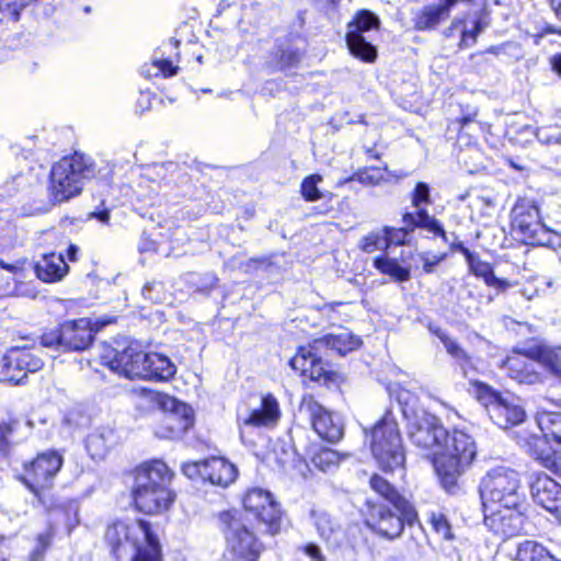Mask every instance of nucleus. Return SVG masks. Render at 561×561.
I'll use <instances>...</instances> for the list:
<instances>
[{
    "label": "nucleus",
    "mask_w": 561,
    "mask_h": 561,
    "mask_svg": "<svg viewBox=\"0 0 561 561\" xmlns=\"http://www.w3.org/2000/svg\"><path fill=\"white\" fill-rule=\"evenodd\" d=\"M38 352V348L30 346H16L8 350L2 356L4 379L10 383L19 385L28 373L38 371L43 367Z\"/></svg>",
    "instance_id": "4be33fe9"
},
{
    "label": "nucleus",
    "mask_w": 561,
    "mask_h": 561,
    "mask_svg": "<svg viewBox=\"0 0 561 561\" xmlns=\"http://www.w3.org/2000/svg\"><path fill=\"white\" fill-rule=\"evenodd\" d=\"M67 257L70 262H77L79 260V248L78 245L70 243L66 250Z\"/></svg>",
    "instance_id": "052dcab7"
},
{
    "label": "nucleus",
    "mask_w": 561,
    "mask_h": 561,
    "mask_svg": "<svg viewBox=\"0 0 561 561\" xmlns=\"http://www.w3.org/2000/svg\"><path fill=\"white\" fill-rule=\"evenodd\" d=\"M499 50H500V48H499V47H496V46H491V47H489L485 51H486V53H491V54H497V53H499Z\"/></svg>",
    "instance_id": "69168bd1"
},
{
    "label": "nucleus",
    "mask_w": 561,
    "mask_h": 561,
    "mask_svg": "<svg viewBox=\"0 0 561 561\" xmlns=\"http://www.w3.org/2000/svg\"><path fill=\"white\" fill-rule=\"evenodd\" d=\"M362 343L360 337L352 333L324 334L299 346L289 359V366L304 382H314L327 389H340L346 381L345 375L340 365L323 358L320 347L325 346L340 355H346L359 348Z\"/></svg>",
    "instance_id": "20e7f679"
},
{
    "label": "nucleus",
    "mask_w": 561,
    "mask_h": 561,
    "mask_svg": "<svg viewBox=\"0 0 561 561\" xmlns=\"http://www.w3.org/2000/svg\"><path fill=\"white\" fill-rule=\"evenodd\" d=\"M305 51L289 39H276L263 65L268 75L287 73L300 67Z\"/></svg>",
    "instance_id": "5701e85b"
},
{
    "label": "nucleus",
    "mask_w": 561,
    "mask_h": 561,
    "mask_svg": "<svg viewBox=\"0 0 561 561\" xmlns=\"http://www.w3.org/2000/svg\"><path fill=\"white\" fill-rule=\"evenodd\" d=\"M466 263L471 275L482 279L486 287L495 289L496 293H504L513 286L508 279L497 277L492 263L481 260L476 252Z\"/></svg>",
    "instance_id": "7c9ffc66"
},
{
    "label": "nucleus",
    "mask_w": 561,
    "mask_h": 561,
    "mask_svg": "<svg viewBox=\"0 0 561 561\" xmlns=\"http://www.w3.org/2000/svg\"><path fill=\"white\" fill-rule=\"evenodd\" d=\"M300 408L306 411L311 428L319 438L329 444H337L344 437V423L321 404L313 394L302 396Z\"/></svg>",
    "instance_id": "6ab92c4d"
},
{
    "label": "nucleus",
    "mask_w": 561,
    "mask_h": 561,
    "mask_svg": "<svg viewBox=\"0 0 561 561\" xmlns=\"http://www.w3.org/2000/svg\"><path fill=\"white\" fill-rule=\"evenodd\" d=\"M401 227L385 225L382 232L385 233L388 248L402 247L410 244L414 230L409 222H402Z\"/></svg>",
    "instance_id": "79ce46f5"
},
{
    "label": "nucleus",
    "mask_w": 561,
    "mask_h": 561,
    "mask_svg": "<svg viewBox=\"0 0 561 561\" xmlns=\"http://www.w3.org/2000/svg\"><path fill=\"white\" fill-rule=\"evenodd\" d=\"M428 523L433 531L443 540L451 541L455 539L451 525L447 516L442 512H431L428 514Z\"/></svg>",
    "instance_id": "49530a36"
},
{
    "label": "nucleus",
    "mask_w": 561,
    "mask_h": 561,
    "mask_svg": "<svg viewBox=\"0 0 561 561\" xmlns=\"http://www.w3.org/2000/svg\"><path fill=\"white\" fill-rule=\"evenodd\" d=\"M3 188L7 197L26 196L33 188V175L30 173H18L5 181Z\"/></svg>",
    "instance_id": "a19ab883"
},
{
    "label": "nucleus",
    "mask_w": 561,
    "mask_h": 561,
    "mask_svg": "<svg viewBox=\"0 0 561 561\" xmlns=\"http://www.w3.org/2000/svg\"><path fill=\"white\" fill-rule=\"evenodd\" d=\"M104 542L114 561H165L159 534L145 517L114 519L105 528Z\"/></svg>",
    "instance_id": "39448f33"
},
{
    "label": "nucleus",
    "mask_w": 561,
    "mask_h": 561,
    "mask_svg": "<svg viewBox=\"0 0 561 561\" xmlns=\"http://www.w3.org/2000/svg\"><path fill=\"white\" fill-rule=\"evenodd\" d=\"M328 4L332 8H336L340 4V0H328Z\"/></svg>",
    "instance_id": "338daca9"
},
{
    "label": "nucleus",
    "mask_w": 561,
    "mask_h": 561,
    "mask_svg": "<svg viewBox=\"0 0 561 561\" xmlns=\"http://www.w3.org/2000/svg\"><path fill=\"white\" fill-rule=\"evenodd\" d=\"M224 537V557L227 561H260L267 547L253 527L247 525L236 508L217 514Z\"/></svg>",
    "instance_id": "6e6552de"
},
{
    "label": "nucleus",
    "mask_w": 561,
    "mask_h": 561,
    "mask_svg": "<svg viewBox=\"0 0 561 561\" xmlns=\"http://www.w3.org/2000/svg\"><path fill=\"white\" fill-rule=\"evenodd\" d=\"M176 474L162 459L152 458L138 463L131 470L133 483L129 489V505L145 517H160L169 514L178 501L173 488Z\"/></svg>",
    "instance_id": "7ed1b4c3"
},
{
    "label": "nucleus",
    "mask_w": 561,
    "mask_h": 561,
    "mask_svg": "<svg viewBox=\"0 0 561 561\" xmlns=\"http://www.w3.org/2000/svg\"><path fill=\"white\" fill-rule=\"evenodd\" d=\"M482 508L483 523L494 536L506 540L523 533L525 516L522 512V504L511 507L504 505L482 506Z\"/></svg>",
    "instance_id": "412c9836"
},
{
    "label": "nucleus",
    "mask_w": 561,
    "mask_h": 561,
    "mask_svg": "<svg viewBox=\"0 0 561 561\" xmlns=\"http://www.w3.org/2000/svg\"><path fill=\"white\" fill-rule=\"evenodd\" d=\"M95 164L75 151L56 161L49 172L48 192L55 203H64L81 194L83 180L94 175Z\"/></svg>",
    "instance_id": "9d476101"
},
{
    "label": "nucleus",
    "mask_w": 561,
    "mask_h": 561,
    "mask_svg": "<svg viewBox=\"0 0 561 561\" xmlns=\"http://www.w3.org/2000/svg\"><path fill=\"white\" fill-rule=\"evenodd\" d=\"M25 7V2L24 0H21L18 4V2H13V3H8L7 4V9L9 10L10 12V15H11V20L13 22H18L19 19H20V11Z\"/></svg>",
    "instance_id": "4d7b16f0"
},
{
    "label": "nucleus",
    "mask_w": 561,
    "mask_h": 561,
    "mask_svg": "<svg viewBox=\"0 0 561 561\" xmlns=\"http://www.w3.org/2000/svg\"><path fill=\"white\" fill-rule=\"evenodd\" d=\"M476 399L483 404L493 421L501 428H511L524 422L525 411L514 402L511 396H505L490 385L476 380L472 382Z\"/></svg>",
    "instance_id": "f3484780"
},
{
    "label": "nucleus",
    "mask_w": 561,
    "mask_h": 561,
    "mask_svg": "<svg viewBox=\"0 0 561 561\" xmlns=\"http://www.w3.org/2000/svg\"><path fill=\"white\" fill-rule=\"evenodd\" d=\"M435 3H427L419 9L413 18V28L416 32L435 31L442 23L450 16L442 0H435Z\"/></svg>",
    "instance_id": "c756f323"
},
{
    "label": "nucleus",
    "mask_w": 561,
    "mask_h": 561,
    "mask_svg": "<svg viewBox=\"0 0 561 561\" xmlns=\"http://www.w3.org/2000/svg\"><path fill=\"white\" fill-rule=\"evenodd\" d=\"M364 434L381 472L392 474L405 471L407 450L398 419L391 408L386 409L371 426L365 428Z\"/></svg>",
    "instance_id": "0eeeda50"
},
{
    "label": "nucleus",
    "mask_w": 561,
    "mask_h": 561,
    "mask_svg": "<svg viewBox=\"0 0 561 561\" xmlns=\"http://www.w3.org/2000/svg\"><path fill=\"white\" fill-rule=\"evenodd\" d=\"M342 459L336 450L324 446L317 447L309 455L310 463L322 472L337 468Z\"/></svg>",
    "instance_id": "58836bf2"
},
{
    "label": "nucleus",
    "mask_w": 561,
    "mask_h": 561,
    "mask_svg": "<svg viewBox=\"0 0 561 561\" xmlns=\"http://www.w3.org/2000/svg\"><path fill=\"white\" fill-rule=\"evenodd\" d=\"M550 34H556L561 37V26H556L553 24L545 23L534 34V36H533L534 43L538 45L540 43V39H542L543 37H546L547 35H550Z\"/></svg>",
    "instance_id": "3c124183"
},
{
    "label": "nucleus",
    "mask_w": 561,
    "mask_h": 561,
    "mask_svg": "<svg viewBox=\"0 0 561 561\" xmlns=\"http://www.w3.org/2000/svg\"><path fill=\"white\" fill-rule=\"evenodd\" d=\"M35 276L43 283L54 284L62 280L70 267L61 253L49 251L31 264Z\"/></svg>",
    "instance_id": "393cba45"
},
{
    "label": "nucleus",
    "mask_w": 561,
    "mask_h": 561,
    "mask_svg": "<svg viewBox=\"0 0 561 561\" xmlns=\"http://www.w3.org/2000/svg\"><path fill=\"white\" fill-rule=\"evenodd\" d=\"M541 435H529L525 440L526 453L542 468L561 479V450L550 445V439L561 446V413L546 412L539 420Z\"/></svg>",
    "instance_id": "ddd939ff"
},
{
    "label": "nucleus",
    "mask_w": 561,
    "mask_h": 561,
    "mask_svg": "<svg viewBox=\"0 0 561 561\" xmlns=\"http://www.w3.org/2000/svg\"><path fill=\"white\" fill-rule=\"evenodd\" d=\"M386 561H403V559L400 557H390Z\"/></svg>",
    "instance_id": "774afa93"
},
{
    "label": "nucleus",
    "mask_w": 561,
    "mask_h": 561,
    "mask_svg": "<svg viewBox=\"0 0 561 561\" xmlns=\"http://www.w3.org/2000/svg\"><path fill=\"white\" fill-rule=\"evenodd\" d=\"M345 43L348 53L365 64H374L378 58V49L362 34H345Z\"/></svg>",
    "instance_id": "f704fd0d"
},
{
    "label": "nucleus",
    "mask_w": 561,
    "mask_h": 561,
    "mask_svg": "<svg viewBox=\"0 0 561 561\" xmlns=\"http://www.w3.org/2000/svg\"><path fill=\"white\" fill-rule=\"evenodd\" d=\"M410 202L413 207L431 205L432 197L430 185L426 182H417L410 192Z\"/></svg>",
    "instance_id": "09e8293b"
},
{
    "label": "nucleus",
    "mask_w": 561,
    "mask_h": 561,
    "mask_svg": "<svg viewBox=\"0 0 561 561\" xmlns=\"http://www.w3.org/2000/svg\"><path fill=\"white\" fill-rule=\"evenodd\" d=\"M550 66L556 73L561 76V54H554L550 58Z\"/></svg>",
    "instance_id": "680f3d73"
},
{
    "label": "nucleus",
    "mask_w": 561,
    "mask_h": 561,
    "mask_svg": "<svg viewBox=\"0 0 561 561\" xmlns=\"http://www.w3.org/2000/svg\"><path fill=\"white\" fill-rule=\"evenodd\" d=\"M520 354L538 363L561 385V345L536 344L520 351Z\"/></svg>",
    "instance_id": "cd10ccee"
},
{
    "label": "nucleus",
    "mask_w": 561,
    "mask_h": 561,
    "mask_svg": "<svg viewBox=\"0 0 561 561\" xmlns=\"http://www.w3.org/2000/svg\"><path fill=\"white\" fill-rule=\"evenodd\" d=\"M548 4L556 18L561 21V0H548Z\"/></svg>",
    "instance_id": "e2e57ef3"
},
{
    "label": "nucleus",
    "mask_w": 561,
    "mask_h": 561,
    "mask_svg": "<svg viewBox=\"0 0 561 561\" xmlns=\"http://www.w3.org/2000/svg\"><path fill=\"white\" fill-rule=\"evenodd\" d=\"M181 469L188 479H199L203 483L220 489L230 486L239 476L237 466L220 456H210L202 460L184 462Z\"/></svg>",
    "instance_id": "a211bd4d"
},
{
    "label": "nucleus",
    "mask_w": 561,
    "mask_h": 561,
    "mask_svg": "<svg viewBox=\"0 0 561 561\" xmlns=\"http://www.w3.org/2000/svg\"><path fill=\"white\" fill-rule=\"evenodd\" d=\"M96 331L88 318L67 320L44 332L39 337L41 345L62 352H83L93 345Z\"/></svg>",
    "instance_id": "dca6fc26"
},
{
    "label": "nucleus",
    "mask_w": 561,
    "mask_h": 561,
    "mask_svg": "<svg viewBox=\"0 0 561 561\" xmlns=\"http://www.w3.org/2000/svg\"><path fill=\"white\" fill-rule=\"evenodd\" d=\"M511 230L527 245L545 247L550 243V229L540 216L539 204L535 198L518 196L511 211Z\"/></svg>",
    "instance_id": "2eb2a0df"
},
{
    "label": "nucleus",
    "mask_w": 561,
    "mask_h": 561,
    "mask_svg": "<svg viewBox=\"0 0 561 561\" xmlns=\"http://www.w3.org/2000/svg\"><path fill=\"white\" fill-rule=\"evenodd\" d=\"M241 507L257 526L263 527L264 534L274 537L284 529L286 512L268 490L260 486L247 489L241 496Z\"/></svg>",
    "instance_id": "4468645a"
},
{
    "label": "nucleus",
    "mask_w": 561,
    "mask_h": 561,
    "mask_svg": "<svg viewBox=\"0 0 561 561\" xmlns=\"http://www.w3.org/2000/svg\"><path fill=\"white\" fill-rule=\"evenodd\" d=\"M358 249L367 254L379 250L382 251V253H387L389 248L382 228L380 230H371L364 234L358 242Z\"/></svg>",
    "instance_id": "c03bdc74"
},
{
    "label": "nucleus",
    "mask_w": 561,
    "mask_h": 561,
    "mask_svg": "<svg viewBox=\"0 0 561 561\" xmlns=\"http://www.w3.org/2000/svg\"><path fill=\"white\" fill-rule=\"evenodd\" d=\"M488 21L482 15L471 19L465 14L454 19L446 28V35L459 34L458 47L460 49L469 48L477 43L479 34L488 26Z\"/></svg>",
    "instance_id": "bb28decb"
},
{
    "label": "nucleus",
    "mask_w": 561,
    "mask_h": 561,
    "mask_svg": "<svg viewBox=\"0 0 561 561\" xmlns=\"http://www.w3.org/2000/svg\"><path fill=\"white\" fill-rule=\"evenodd\" d=\"M282 417L277 398L267 392L262 396L260 407L250 411L242 424L254 428L274 427Z\"/></svg>",
    "instance_id": "a878e982"
},
{
    "label": "nucleus",
    "mask_w": 561,
    "mask_h": 561,
    "mask_svg": "<svg viewBox=\"0 0 561 561\" xmlns=\"http://www.w3.org/2000/svg\"><path fill=\"white\" fill-rule=\"evenodd\" d=\"M311 517L319 536L325 540L340 530L339 523L327 512H312Z\"/></svg>",
    "instance_id": "37998d69"
},
{
    "label": "nucleus",
    "mask_w": 561,
    "mask_h": 561,
    "mask_svg": "<svg viewBox=\"0 0 561 561\" xmlns=\"http://www.w3.org/2000/svg\"><path fill=\"white\" fill-rule=\"evenodd\" d=\"M520 473L508 466H495L481 478L479 494L482 506L523 504Z\"/></svg>",
    "instance_id": "f8f14e48"
},
{
    "label": "nucleus",
    "mask_w": 561,
    "mask_h": 561,
    "mask_svg": "<svg viewBox=\"0 0 561 561\" xmlns=\"http://www.w3.org/2000/svg\"><path fill=\"white\" fill-rule=\"evenodd\" d=\"M2 297L24 296L28 291V276L31 263L27 259H20L13 263L2 261Z\"/></svg>",
    "instance_id": "b1692460"
},
{
    "label": "nucleus",
    "mask_w": 561,
    "mask_h": 561,
    "mask_svg": "<svg viewBox=\"0 0 561 561\" xmlns=\"http://www.w3.org/2000/svg\"><path fill=\"white\" fill-rule=\"evenodd\" d=\"M447 243H448L449 252L450 253H459V254H461L465 257L466 262L474 253L468 247H466L465 243L462 241H460V240L455 239L451 242H447Z\"/></svg>",
    "instance_id": "603ef678"
},
{
    "label": "nucleus",
    "mask_w": 561,
    "mask_h": 561,
    "mask_svg": "<svg viewBox=\"0 0 561 561\" xmlns=\"http://www.w3.org/2000/svg\"><path fill=\"white\" fill-rule=\"evenodd\" d=\"M547 130V138L546 141L548 144H561V124L560 123H553L549 124L547 127H545Z\"/></svg>",
    "instance_id": "5fc2aeb1"
},
{
    "label": "nucleus",
    "mask_w": 561,
    "mask_h": 561,
    "mask_svg": "<svg viewBox=\"0 0 561 561\" xmlns=\"http://www.w3.org/2000/svg\"><path fill=\"white\" fill-rule=\"evenodd\" d=\"M57 535V527L48 523L44 531L38 533L34 538V547L28 553V561H44L47 551L51 548Z\"/></svg>",
    "instance_id": "ea45409f"
},
{
    "label": "nucleus",
    "mask_w": 561,
    "mask_h": 561,
    "mask_svg": "<svg viewBox=\"0 0 561 561\" xmlns=\"http://www.w3.org/2000/svg\"><path fill=\"white\" fill-rule=\"evenodd\" d=\"M448 256L447 252H442L428 257L426 254H421L422 271L424 274H433L437 265L445 261Z\"/></svg>",
    "instance_id": "8fccbe9b"
},
{
    "label": "nucleus",
    "mask_w": 561,
    "mask_h": 561,
    "mask_svg": "<svg viewBox=\"0 0 561 561\" xmlns=\"http://www.w3.org/2000/svg\"><path fill=\"white\" fill-rule=\"evenodd\" d=\"M380 19L368 9H360L355 12L353 19L347 22L345 34H362L380 28Z\"/></svg>",
    "instance_id": "4c0bfd02"
},
{
    "label": "nucleus",
    "mask_w": 561,
    "mask_h": 561,
    "mask_svg": "<svg viewBox=\"0 0 561 561\" xmlns=\"http://www.w3.org/2000/svg\"><path fill=\"white\" fill-rule=\"evenodd\" d=\"M526 483L533 503L561 523V483L543 470L530 472Z\"/></svg>",
    "instance_id": "aec40b11"
},
{
    "label": "nucleus",
    "mask_w": 561,
    "mask_h": 561,
    "mask_svg": "<svg viewBox=\"0 0 561 561\" xmlns=\"http://www.w3.org/2000/svg\"><path fill=\"white\" fill-rule=\"evenodd\" d=\"M322 182V176L318 173H312L305 176L300 183V194L306 202H317L322 197L318 184Z\"/></svg>",
    "instance_id": "de8ad7c7"
},
{
    "label": "nucleus",
    "mask_w": 561,
    "mask_h": 561,
    "mask_svg": "<svg viewBox=\"0 0 561 561\" xmlns=\"http://www.w3.org/2000/svg\"><path fill=\"white\" fill-rule=\"evenodd\" d=\"M435 335L439 339L446 348V352L458 363L469 365L472 362L470 354L447 333L440 329L435 330Z\"/></svg>",
    "instance_id": "a18cd8bd"
},
{
    "label": "nucleus",
    "mask_w": 561,
    "mask_h": 561,
    "mask_svg": "<svg viewBox=\"0 0 561 561\" xmlns=\"http://www.w3.org/2000/svg\"><path fill=\"white\" fill-rule=\"evenodd\" d=\"M90 216L93 218H96L99 221H101L103 224H108L110 218H111L110 209H107V208L94 210L91 213Z\"/></svg>",
    "instance_id": "bf43d9fd"
},
{
    "label": "nucleus",
    "mask_w": 561,
    "mask_h": 561,
    "mask_svg": "<svg viewBox=\"0 0 561 561\" xmlns=\"http://www.w3.org/2000/svg\"><path fill=\"white\" fill-rule=\"evenodd\" d=\"M368 485L377 499H366L360 514L364 526L376 537L396 541L402 537L405 527L420 524L415 505L380 473L374 472Z\"/></svg>",
    "instance_id": "f03ea898"
},
{
    "label": "nucleus",
    "mask_w": 561,
    "mask_h": 561,
    "mask_svg": "<svg viewBox=\"0 0 561 561\" xmlns=\"http://www.w3.org/2000/svg\"><path fill=\"white\" fill-rule=\"evenodd\" d=\"M111 371L128 380L167 382L174 378L176 367L164 354L145 351L134 345L123 350L111 348L102 356Z\"/></svg>",
    "instance_id": "423d86ee"
},
{
    "label": "nucleus",
    "mask_w": 561,
    "mask_h": 561,
    "mask_svg": "<svg viewBox=\"0 0 561 561\" xmlns=\"http://www.w3.org/2000/svg\"><path fill=\"white\" fill-rule=\"evenodd\" d=\"M408 435L411 444L432 463L442 489L449 495L458 494L461 477L478 457L474 437L465 428H446L434 415L414 422Z\"/></svg>",
    "instance_id": "f257e3e1"
},
{
    "label": "nucleus",
    "mask_w": 561,
    "mask_h": 561,
    "mask_svg": "<svg viewBox=\"0 0 561 561\" xmlns=\"http://www.w3.org/2000/svg\"><path fill=\"white\" fill-rule=\"evenodd\" d=\"M558 558L541 542L526 539L515 550L514 561H557Z\"/></svg>",
    "instance_id": "e433bc0d"
},
{
    "label": "nucleus",
    "mask_w": 561,
    "mask_h": 561,
    "mask_svg": "<svg viewBox=\"0 0 561 561\" xmlns=\"http://www.w3.org/2000/svg\"><path fill=\"white\" fill-rule=\"evenodd\" d=\"M414 211H404L401 216L402 222H409L415 231L417 229L427 231L434 239L438 238L443 242H448V236L443 222L431 215L426 206L414 207Z\"/></svg>",
    "instance_id": "c85d7f7f"
},
{
    "label": "nucleus",
    "mask_w": 561,
    "mask_h": 561,
    "mask_svg": "<svg viewBox=\"0 0 561 561\" xmlns=\"http://www.w3.org/2000/svg\"><path fill=\"white\" fill-rule=\"evenodd\" d=\"M167 45L174 53L165 55L161 48H159L160 55L151 61V65L158 69L156 76H160L164 79L172 78L180 71V67L178 66L180 62V41L170 38Z\"/></svg>",
    "instance_id": "2f4dec72"
},
{
    "label": "nucleus",
    "mask_w": 561,
    "mask_h": 561,
    "mask_svg": "<svg viewBox=\"0 0 561 561\" xmlns=\"http://www.w3.org/2000/svg\"><path fill=\"white\" fill-rule=\"evenodd\" d=\"M520 350H514L513 355L507 356L504 360V367L507 369L508 376L518 382H531L536 379L537 374L534 367L526 359H529L524 354H520Z\"/></svg>",
    "instance_id": "72a5a7b5"
},
{
    "label": "nucleus",
    "mask_w": 561,
    "mask_h": 561,
    "mask_svg": "<svg viewBox=\"0 0 561 561\" xmlns=\"http://www.w3.org/2000/svg\"><path fill=\"white\" fill-rule=\"evenodd\" d=\"M300 550L308 556L312 561H325V558L318 545L308 542L300 548Z\"/></svg>",
    "instance_id": "864d4df0"
},
{
    "label": "nucleus",
    "mask_w": 561,
    "mask_h": 561,
    "mask_svg": "<svg viewBox=\"0 0 561 561\" xmlns=\"http://www.w3.org/2000/svg\"><path fill=\"white\" fill-rule=\"evenodd\" d=\"M389 173L387 163L380 167H363L357 169L347 178L341 180L339 184L342 185L356 181L366 186H377L388 180Z\"/></svg>",
    "instance_id": "c9c22d12"
},
{
    "label": "nucleus",
    "mask_w": 561,
    "mask_h": 561,
    "mask_svg": "<svg viewBox=\"0 0 561 561\" xmlns=\"http://www.w3.org/2000/svg\"><path fill=\"white\" fill-rule=\"evenodd\" d=\"M19 425L18 421L10 422L8 424L2 423V456H8L9 454V442L7 436L10 435L15 427Z\"/></svg>",
    "instance_id": "6e6d98bb"
},
{
    "label": "nucleus",
    "mask_w": 561,
    "mask_h": 561,
    "mask_svg": "<svg viewBox=\"0 0 561 561\" xmlns=\"http://www.w3.org/2000/svg\"><path fill=\"white\" fill-rule=\"evenodd\" d=\"M375 148H376V144L373 147L365 148L364 153L366 154V157L368 159L380 160L381 153L378 152Z\"/></svg>",
    "instance_id": "0e129e2a"
},
{
    "label": "nucleus",
    "mask_w": 561,
    "mask_h": 561,
    "mask_svg": "<svg viewBox=\"0 0 561 561\" xmlns=\"http://www.w3.org/2000/svg\"><path fill=\"white\" fill-rule=\"evenodd\" d=\"M64 455L60 450L49 448L37 453L22 463V470L15 479L44 507L53 506L55 479L64 467Z\"/></svg>",
    "instance_id": "1a4fd4ad"
},
{
    "label": "nucleus",
    "mask_w": 561,
    "mask_h": 561,
    "mask_svg": "<svg viewBox=\"0 0 561 561\" xmlns=\"http://www.w3.org/2000/svg\"><path fill=\"white\" fill-rule=\"evenodd\" d=\"M476 115H477L476 113L467 114V115L455 118L453 123L457 124L458 131L460 133L466 125H468L474 121Z\"/></svg>",
    "instance_id": "13d9d810"
},
{
    "label": "nucleus",
    "mask_w": 561,
    "mask_h": 561,
    "mask_svg": "<svg viewBox=\"0 0 561 561\" xmlns=\"http://www.w3.org/2000/svg\"><path fill=\"white\" fill-rule=\"evenodd\" d=\"M373 267L379 274L389 276L396 283H405L411 278V271L402 266L398 259L390 257L387 253H381L373 259Z\"/></svg>",
    "instance_id": "473e14b6"
},
{
    "label": "nucleus",
    "mask_w": 561,
    "mask_h": 561,
    "mask_svg": "<svg viewBox=\"0 0 561 561\" xmlns=\"http://www.w3.org/2000/svg\"><path fill=\"white\" fill-rule=\"evenodd\" d=\"M151 403L162 412L154 424V435L164 440L182 439L195 425V413L191 405L165 392L141 389Z\"/></svg>",
    "instance_id": "9b49d317"
}]
</instances>
